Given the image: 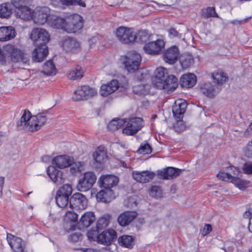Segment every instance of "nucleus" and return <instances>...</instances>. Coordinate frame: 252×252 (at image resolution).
Listing matches in <instances>:
<instances>
[{
  "mask_svg": "<svg viewBox=\"0 0 252 252\" xmlns=\"http://www.w3.org/2000/svg\"><path fill=\"white\" fill-rule=\"evenodd\" d=\"M153 85L168 93L173 92L178 86V79L173 75H168L167 70L163 67H158L152 79Z\"/></svg>",
  "mask_w": 252,
  "mask_h": 252,
  "instance_id": "1",
  "label": "nucleus"
},
{
  "mask_svg": "<svg viewBox=\"0 0 252 252\" xmlns=\"http://www.w3.org/2000/svg\"><path fill=\"white\" fill-rule=\"evenodd\" d=\"M47 120L46 115L44 113L32 116L29 111L25 110L17 123V127L19 129L34 132L39 130L45 124Z\"/></svg>",
  "mask_w": 252,
  "mask_h": 252,
  "instance_id": "2",
  "label": "nucleus"
},
{
  "mask_svg": "<svg viewBox=\"0 0 252 252\" xmlns=\"http://www.w3.org/2000/svg\"><path fill=\"white\" fill-rule=\"evenodd\" d=\"M10 62L26 63L27 59L21 50L13 45L7 44L0 49V63L5 64Z\"/></svg>",
  "mask_w": 252,
  "mask_h": 252,
  "instance_id": "3",
  "label": "nucleus"
},
{
  "mask_svg": "<svg viewBox=\"0 0 252 252\" xmlns=\"http://www.w3.org/2000/svg\"><path fill=\"white\" fill-rule=\"evenodd\" d=\"M119 61L126 70L132 73L139 69L142 61V57L139 53L132 51L121 56Z\"/></svg>",
  "mask_w": 252,
  "mask_h": 252,
  "instance_id": "4",
  "label": "nucleus"
},
{
  "mask_svg": "<svg viewBox=\"0 0 252 252\" xmlns=\"http://www.w3.org/2000/svg\"><path fill=\"white\" fill-rule=\"evenodd\" d=\"M83 18L79 14H73L65 18V31L69 33H75L83 27Z\"/></svg>",
  "mask_w": 252,
  "mask_h": 252,
  "instance_id": "5",
  "label": "nucleus"
},
{
  "mask_svg": "<svg viewBox=\"0 0 252 252\" xmlns=\"http://www.w3.org/2000/svg\"><path fill=\"white\" fill-rule=\"evenodd\" d=\"M97 94V90L88 85L79 86L74 91L72 98L74 101L87 100Z\"/></svg>",
  "mask_w": 252,
  "mask_h": 252,
  "instance_id": "6",
  "label": "nucleus"
},
{
  "mask_svg": "<svg viewBox=\"0 0 252 252\" xmlns=\"http://www.w3.org/2000/svg\"><path fill=\"white\" fill-rule=\"evenodd\" d=\"M115 35L117 39L123 44L133 43L136 39L135 32L131 28L120 27L116 30Z\"/></svg>",
  "mask_w": 252,
  "mask_h": 252,
  "instance_id": "7",
  "label": "nucleus"
},
{
  "mask_svg": "<svg viewBox=\"0 0 252 252\" xmlns=\"http://www.w3.org/2000/svg\"><path fill=\"white\" fill-rule=\"evenodd\" d=\"M96 180V176L93 171H87L84 173L77 184V189L80 191L86 192L90 189Z\"/></svg>",
  "mask_w": 252,
  "mask_h": 252,
  "instance_id": "8",
  "label": "nucleus"
},
{
  "mask_svg": "<svg viewBox=\"0 0 252 252\" xmlns=\"http://www.w3.org/2000/svg\"><path fill=\"white\" fill-rule=\"evenodd\" d=\"M72 192L71 185L64 184L56 192L55 199L57 204L61 208L65 207L68 203L69 197Z\"/></svg>",
  "mask_w": 252,
  "mask_h": 252,
  "instance_id": "9",
  "label": "nucleus"
},
{
  "mask_svg": "<svg viewBox=\"0 0 252 252\" xmlns=\"http://www.w3.org/2000/svg\"><path fill=\"white\" fill-rule=\"evenodd\" d=\"M139 73L141 74V77H138L139 81H137L136 84L133 87V92L134 94L139 95H145L150 92L151 86L148 84H143L141 82L145 80L149 76L147 71L145 69H141Z\"/></svg>",
  "mask_w": 252,
  "mask_h": 252,
  "instance_id": "10",
  "label": "nucleus"
},
{
  "mask_svg": "<svg viewBox=\"0 0 252 252\" xmlns=\"http://www.w3.org/2000/svg\"><path fill=\"white\" fill-rule=\"evenodd\" d=\"M165 47V41L162 38H158L145 43L143 49L146 53L150 55L160 54Z\"/></svg>",
  "mask_w": 252,
  "mask_h": 252,
  "instance_id": "11",
  "label": "nucleus"
},
{
  "mask_svg": "<svg viewBox=\"0 0 252 252\" xmlns=\"http://www.w3.org/2000/svg\"><path fill=\"white\" fill-rule=\"evenodd\" d=\"M126 127L123 130V133L127 135H133L136 133L144 126L143 120L139 117L130 118L126 120Z\"/></svg>",
  "mask_w": 252,
  "mask_h": 252,
  "instance_id": "12",
  "label": "nucleus"
},
{
  "mask_svg": "<svg viewBox=\"0 0 252 252\" xmlns=\"http://www.w3.org/2000/svg\"><path fill=\"white\" fill-rule=\"evenodd\" d=\"M50 15V10L48 7H37L33 10L32 20L35 24L43 25L47 23Z\"/></svg>",
  "mask_w": 252,
  "mask_h": 252,
  "instance_id": "13",
  "label": "nucleus"
},
{
  "mask_svg": "<svg viewBox=\"0 0 252 252\" xmlns=\"http://www.w3.org/2000/svg\"><path fill=\"white\" fill-rule=\"evenodd\" d=\"M70 208L75 210H84L88 205V199L83 194L74 193L69 200Z\"/></svg>",
  "mask_w": 252,
  "mask_h": 252,
  "instance_id": "14",
  "label": "nucleus"
},
{
  "mask_svg": "<svg viewBox=\"0 0 252 252\" xmlns=\"http://www.w3.org/2000/svg\"><path fill=\"white\" fill-rule=\"evenodd\" d=\"M6 239L13 252H24L26 245L20 237L7 233Z\"/></svg>",
  "mask_w": 252,
  "mask_h": 252,
  "instance_id": "15",
  "label": "nucleus"
},
{
  "mask_svg": "<svg viewBox=\"0 0 252 252\" xmlns=\"http://www.w3.org/2000/svg\"><path fill=\"white\" fill-rule=\"evenodd\" d=\"M62 47L66 52L77 53L81 50L80 42L73 38H64L62 41Z\"/></svg>",
  "mask_w": 252,
  "mask_h": 252,
  "instance_id": "16",
  "label": "nucleus"
},
{
  "mask_svg": "<svg viewBox=\"0 0 252 252\" xmlns=\"http://www.w3.org/2000/svg\"><path fill=\"white\" fill-rule=\"evenodd\" d=\"M74 161L73 157L67 155H59L52 159L54 166L63 169L69 167Z\"/></svg>",
  "mask_w": 252,
  "mask_h": 252,
  "instance_id": "17",
  "label": "nucleus"
},
{
  "mask_svg": "<svg viewBox=\"0 0 252 252\" xmlns=\"http://www.w3.org/2000/svg\"><path fill=\"white\" fill-rule=\"evenodd\" d=\"M47 174L52 182L56 185L63 184L65 180L63 171L54 166H49L46 170Z\"/></svg>",
  "mask_w": 252,
  "mask_h": 252,
  "instance_id": "18",
  "label": "nucleus"
},
{
  "mask_svg": "<svg viewBox=\"0 0 252 252\" xmlns=\"http://www.w3.org/2000/svg\"><path fill=\"white\" fill-rule=\"evenodd\" d=\"M118 182L119 178L118 177L111 174L102 175L98 180L99 186L106 189H111V188L116 186Z\"/></svg>",
  "mask_w": 252,
  "mask_h": 252,
  "instance_id": "19",
  "label": "nucleus"
},
{
  "mask_svg": "<svg viewBox=\"0 0 252 252\" xmlns=\"http://www.w3.org/2000/svg\"><path fill=\"white\" fill-rule=\"evenodd\" d=\"M120 83L116 79H113L106 84H102L99 90V94L103 97H107L116 91L120 87Z\"/></svg>",
  "mask_w": 252,
  "mask_h": 252,
  "instance_id": "20",
  "label": "nucleus"
},
{
  "mask_svg": "<svg viewBox=\"0 0 252 252\" xmlns=\"http://www.w3.org/2000/svg\"><path fill=\"white\" fill-rule=\"evenodd\" d=\"M94 161L97 164H103L108 159L107 150L103 145L98 146L92 154Z\"/></svg>",
  "mask_w": 252,
  "mask_h": 252,
  "instance_id": "21",
  "label": "nucleus"
},
{
  "mask_svg": "<svg viewBox=\"0 0 252 252\" xmlns=\"http://www.w3.org/2000/svg\"><path fill=\"white\" fill-rule=\"evenodd\" d=\"M179 51L176 46L167 48L164 52L163 58L164 62L168 64L174 63L179 57Z\"/></svg>",
  "mask_w": 252,
  "mask_h": 252,
  "instance_id": "22",
  "label": "nucleus"
},
{
  "mask_svg": "<svg viewBox=\"0 0 252 252\" xmlns=\"http://www.w3.org/2000/svg\"><path fill=\"white\" fill-rule=\"evenodd\" d=\"M187 107V102L184 99H179L175 102L172 107L173 114L177 121H180Z\"/></svg>",
  "mask_w": 252,
  "mask_h": 252,
  "instance_id": "23",
  "label": "nucleus"
},
{
  "mask_svg": "<svg viewBox=\"0 0 252 252\" xmlns=\"http://www.w3.org/2000/svg\"><path fill=\"white\" fill-rule=\"evenodd\" d=\"M133 179L139 183H146L154 179L155 176L154 172L150 171H134L132 172Z\"/></svg>",
  "mask_w": 252,
  "mask_h": 252,
  "instance_id": "24",
  "label": "nucleus"
},
{
  "mask_svg": "<svg viewBox=\"0 0 252 252\" xmlns=\"http://www.w3.org/2000/svg\"><path fill=\"white\" fill-rule=\"evenodd\" d=\"M32 53V58L35 62H40L44 60L48 54V49L46 45H37Z\"/></svg>",
  "mask_w": 252,
  "mask_h": 252,
  "instance_id": "25",
  "label": "nucleus"
},
{
  "mask_svg": "<svg viewBox=\"0 0 252 252\" xmlns=\"http://www.w3.org/2000/svg\"><path fill=\"white\" fill-rule=\"evenodd\" d=\"M200 90L205 96L213 97L219 93L220 89L218 87L213 85L211 82H207L202 83L200 86Z\"/></svg>",
  "mask_w": 252,
  "mask_h": 252,
  "instance_id": "26",
  "label": "nucleus"
},
{
  "mask_svg": "<svg viewBox=\"0 0 252 252\" xmlns=\"http://www.w3.org/2000/svg\"><path fill=\"white\" fill-rule=\"evenodd\" d=\"M137 216V213L135 211H125L121 213L118 218V222L122 226L128 225Z\"/></svg>",
  "mask_w": 252,
  "mask_h": 252,
  "instance_id": "27",
  "label": "nucleus"
},
{
  "mask_svg": "<svg viewBox=\"0 0 252 252\" xmlns=\"http://www.w3.org/2000/svg\"><path fill=\"white\" fill-rule=\"evenodd\" d=\"M50 27L65 31V19L55 15H50L47 23Z\"/></svg>",
  "mask_w": 252,
  "mask_h": 252,
  "instance_id": "28",
  "label": "nucleus"
},
{
  "mask_svg": "<svg viewBox=\"0 0 252 252\" xmlns=\"http://www.w3.org/2000/svg\"><path fill=\"white\" fill-rule=\"evenodd\" d=\"M181 172V170L172 167H168L166 169L159 171L158 176L159 178L163 179H170L178 176Z\"/></svg>",
  "mask_w": 252,
  "mask_h": 252,
  "instance_id": "29",
  "label": "nucleus"
},
{
  "mask_svg": "<svg viewBox=\"0 0 252 252\" xmlns=\"http://www.w3.org/2000/svg\"><path fill=\"white\" fill-rule=\"evenodd\" d=\"M96 198L98 201L107 203L110 202L115 198V195L112 189L101 190L96 194Z\"/></svg>",
  "mask_w": 252,
  "mask_h": 252,
  "instance_id": "30",
  "label": "nucleus"
},
{
  "mask_svg": "<svg viewBox=\"0 0 252 252\" xmlns=\"http://www.w3.org/2000/svg\"><path fill=\"white\" fill-rule=\"evenodd\" d=\"M196 83V77L193 73H187L183 75L181 78V85L185 88H191Z\"/></svg>",
  "mask_w": 252,
  "mask_h": 252,
  "instance_id": "31",
  "label": "nucleus"
},
{
  "mask_svg": "<svg viewBox=\"0 0 252 252\" xmlns=\"http://www.w3.org/2000/svg\"><path fill=\"white\" fill-rule=\"evenodd\" d=\"M15 36V31L12 27H0V41H5Z\"/></svg>",
  "mask_w": 252,
  "mask_h": 252,
  "instance_id": "32",
  "label": "nucleus"
},
{
  "mask_svg": "<svg viewBox=\"0 0 252 252\" xmlns=\"http://www.w3.org/2000/svg\"><path fill=\"white\" fill-rule=\"evenodd\" d=\"M95 216L93 212H85L81 217L79 225L83 228L90 226L95 220Z\"/></svg>",
  "mask_w": 252,
  "mask_h": 252,
  "instance_id": "33",
  "label": "nucleus"
},
{
  "mask_svg": "<svg viewBox=\"0 0 252 252\" xmlns=\"http://www.w3.org/2000/svg\"><path fill=\"white\" fill-rule=\"evenodd\" d=\"M33 10L26 6L15 10V15L25 21H29L32 19Z\"/></svg>",
  "mask_w": 252,
  "mask_h": 252,
  "instance_id": "34",
  "label": "nucleus"
},
{
  "mask_svg": "<svg viewBox=\"0 0 252 252\" xmlns=\"http://www.w3.org/2000/svg\"><path fill=\"white\" fill-rule=\"evenodd\" d=\"M84 70L80 65L72 66L67 73V77L70 80H77L81 79L84 76Z\"/></svg>",
  "mask_w": 252,
  "mask_h": 252,
  "instance_id": "35",
  "label": "nucleus"
},
{
  "mask_svg": "<svg viewBox=\"0 0 252 252\" xmlns=\"http://www.w3.org/2000/svg\"><path fill=\"white\" fill-rule=\"evenodd\" d=\"M180 63L183 69H187L194 63V59L192 55L189 53L182 54L179 59Z\"/></svg>",
  "mask_w": 252,
  "mask_h": 252,
  "instance_id": "36",
  "label": "nucleus"
},
{
  "mask_svg": "<svg viewBox=\"0 0 252 252\" xmlns=\"http://www.w3.org/2000/svg\"><path fill=\"white\" fill-rule=\"evenodd\" d=\"M69 171L71 175L76 176L80 174L85 169V163L83 161H73L69 166Z\"/></svg>",
  "mask_w": 252,
  "mask_h": 252,
  "instance_id": "37",
  "label": "nucleus"
},
{
  "mask_svg": "<svg viewBox=\"0 0 252 252\" xmlns=\"http://www.w3.org/2000/svg\"><path fill=\"white\" fill-rule=\"evenodd\" d=\"M57 70L52 60L46 62L43 66L42 72L47 76H53L57 73Z\"/></svg>",
  "mask_w": 252,
  "mask_h": 252,
  "instance_id": "38",
  "label": "nucleus"
},
{
  "mask_svg": "<svg viewBox=\"0 0 252 252\" xmlns=\"http://www.w3.org/2000/svg\"><path fill=\"white\" fill-rule=\"evenodd\" d=\"M126 123V119L115 118L111 121L107 125L108 129L111 131H114L121 128Z\"/></svg>",
  "mask_w": 252,
  "mask_h": 252,
  "instance_id": "39",
  "label": "nucleus"
},
{
  "mask_svg": "<svg viewBox=\"0 0 252 252\" xmlns=\"http://www.w3.org/2000/svg\"><path fill=\"white\" fill-rule=\"evenodd\" d=\"M42 33L46 34V30L41 28H34L32 30L30 38L35 45H38L39 39Z\"/></svg>",
  "mask_w": 252,
  "mask_h": 252,
  "instance_id": "40",
  "label": "nucleus"
},
{
  "mask_svg": "<svg viewBox=\"0 0 252 252\" xmlns=\"http://www.w3.org/2000/svg\"><path fill=\"white\" fill-rule=\"evenodd\" d=\"M134 238L130 235H123L118 239L119 244L122 247L130 248L133 244Z\"/></svg>",
  "mask_w": 252,
  "mask_h": 252,
  "instance_id": "41",
  "label": "nucleus"
},
{
  "mask_svg": "<svg viewBox=\"0 0 252 252\" xmlns=\"http://www.w3.org/2000/svg\"><path fill=\"white\" fill-rule=\"evenodd\" d=\"M110 218V216L108 214L104 215L100 217L97 221V229L100 230L106 228L109 223Z\"/></svg>",
  "mask_w": 252,
  "mask_h": 252,
  "instance_id": "42",
  "label": "nucleus"
},
{
  "mask_svg": "<svg viewBox=\"0 0 252 252\" xmlns=\"http://www.w3.org/2000/svg\"><path fill=\"white\" fill-rule=\"evenodd\" d=\"M105 239L103 240L102 244L108 245L116 238V232L112 229L104 231Z\"/></svg>",
  "mask_w": 252,
  "mask_h": 252,
  "instance_id": "43",
  "label": "nucleus"
},
{
  "mask_svg": "<svg viewBox=\"0 0 252 252\" xmlns=\"http://www.w3.org/2000/svg\"><path fill=\"white\" fill-rule=\"evenodd\" d=\"M232 183L239 189L243 190L249 186L250 182L248 181L241 179L238 177H234L232 179Z\"/></svg>",
  "mask_w": 252,
  "mask_h": 252,
  "instance_id": "44",
  "label": "nucleus"
},
{
  "mask_svg": "<svg viewBox=\"0 0 252 252\" xmlns=\"http://www.w3.org/2000/svg\"><path fill=\"white\" fill-rule=\"evenodd\" d=\"M213 79L218 84H222L224 83L227 77L226 74L221 70H218L212 74Z\"/></svg>",
  "mask_w": 252,
  "mask_h": 252,
  "instance_id": "45",
  "label": "nucleus"
},
{
  "mask_svg": "<svg viewBox=\"0 0 252 252\" xmlns=\"http://www.w3.org/2000/svg\"><path fill=\"white\" fill-rule=\"evenodd\" d=\"M135 41L140 42H146L150 40L151 35L146 30H141L135 33Z\"/></svg>",
  "mask_w": 252,
  "mask_h": 252,
  "instance_id": "46",
  "label": "nucleus"
},
{
  "mask_svg": "<svg viewBox=\"0 0 252 252\" xmlns=\"http://www.w3.org/2000/svg\"><path fill=\"white\" fill-rule=\"evenodd\" d=\"M11 13V10L9 3H5L0 5V17H8Z\"/></svg>",
  "mask_w": 252,
  "mask_h": 252,
  "instance_id": "47",
  "label": "nucleus"
},
{
  "mask_svg": "<svg viewBox=\"0 0 252 252\" xmlns=\"http://www.w3.org/2000/svg\"><path fill=\"white\" fill-rule=\"evenodd\" d=\"M202 15L205 18L219 17L213 7H208L202 10Z\"/></svg>",
  "mask_w": 252,
  "mask_h": 252,
  "instance_id": "48",
  "label": "nucleus"
},
{
  "mask_svg": "<svg viewBox=\"0 0 252 252\" xmlns=\"http://www.w3.org/2000/svg\"><path fill=\"white\" fill-rule=\"evenodd\" d=\"M217 177L222 181H230L232 183V179L234 178V176H232L230 173H229L228 171L225 172L221 171L217 174Z\"/></svg>",
  "mask_w": 252,
  "mask_h": 252,
  "instance_id": "49",
  "label": "nucleus"
},
{
  "mask_svg": "<svg viewBox=\"0 0 252 252\" xmlns=\"http://www.w3.org/2000/svg\"><path fill=\"white\" fill-rule=\"evenodd\" d=\"M78 215L73 211H67L64 216V220L68 222H76L78 220Z\"/></svg>",
  "mask_w": 252,
  "mask_h": 252,
  "instance_id": "50",
  "label": "nucleus"
},
{
  "mask_svg": "<svg viewBox=\"0 0 252 252\" xmlns=\"http://www.w3.org/2000/svg\"><path fill=\"white\" fill-rule=\"evenodd\" d=\"M162 191L158 186H153L150 190V195L153 197L158 198L161 196Z\"/></svg>",
  "mask_w": 252,
  "mask_h": 252,
  "instance_id": "51",
  "label": "nucleus"
},
{
  "mask_svg": "<svg viewBox=\"0 0 252 252\" xmlns=\"http://www.w3.org/2000/svg\"><path fill=\"white\" fill-rule=\"evenodd\" d=\"M137 152L143 155L149 154L152 152V148L148 144H144L140 146Z\"/></svg>",
  "mask_w": 252,
  "mask_h": 252,
  "instance_id": "52",
  "label": "nucleus"
},
{
  "mask_svg": "<svg viewBox=\"0 0 252 252\" xmlns=\"http://www.w3.org/2000/svg\"><path fill=\"white\" fill-rule=\"evenodd\" d=\"M11 3L15 7L16 10L24 6L29 3L30 0H11Z\"/></svg>",
  "mask_w": 252,
  "mask_h": 252,
  "instance_id": "53",
  "label": "nucleus"
},
{
  "mask_svg": "<svg viewBox=\"0 0 252 252\" xmlns=\"http://www.w3.org/2000/svg\"><path fill=\"white\" fill-rule=\"evenodd\" d=\"M63 5H72L73 3V0H52L51 3L55 6H59V2Z\"/></svg>",
  "mask_w": 252,
  "mask_h": 252,
  "instance_id": "54",
  "label": "nucleus"
},
{
  "mask_svg": "<svg viewBox=\"0 0 252 252\" xmlns=\"http://www.w3.org/2000/svg\"><path fill=\"white\" fill-rule=\"evenodd\" d=\"M50 40V35L48 32L46 31V34H41L39 39L38 45H42L46 44L49 42Z\"/></svg>",
  "mask_w": 252,
  "mask_h": 252,
  "instance_id": "55",
  "label": "nucleus"
},
{
  "mask_svg": "<svg viewBox=\"0 0 252 252\" xmlns=\"http://www.w3.org/2000/svg\"><path fill=\"white\" fill-rule=\"evenodd\" d=\"M98 229L94 230L92 229L89 230L87 233V236L88 239L91 241H94L97 239V237L99 233Z\"/></svg>",
  "mask_w": 252,
  "mask_h": 252,
  "instance_id": "56",
  "label": "nucleus"
},
{
  "mask_svg": "<svg viewBox=\"0 0 252 252\" xmlns=\"http://www.w3.org/2000/svg\"><path fill=\"white\" fill-rule=\"evenodd\" d=\"M82 239V235L79 232H75L71 234L68 237L70 242H77Z\"/></svg>",
  "mask_w": 252,
  "mask_h": 252,
  "instance_id": "57",
  "label": "nucleus"
},
{
  "mask_svg": "<svg viewBox=\"0 0 252 252\" xmlns=\"http://www.w3.org/2000/svg\"><path fill=\"white\" fill-rule=\"evenodd\" d=\"M244 153L245 156L248 158H252V139L247 144Z\"/></svg>",
  "mask_w": 252,
  "mask_h": 252,
  "instance_id": "58",
  "label": "nucleus"
},
{
  "mask_svg": "<svg viewBox=\"0 0 252 252\" xmlns=\"http://www.w3.org/2000/svg\"><path fill=\"white\" fill-rule=\"evenodd\" d=\"M244 172L247 174H252V162H246L243 166Z\"/></svg>",
  "mask_w": 252,
  "mask_h": 252,
  "instance_id": "59",
  "label": "nucleus"
},
{
  "mask_svg": "<svg viewBox=\"0 0 252 252\" xmlns=\"http://www.w3.org/2000/svg\"><path fill=\"white\" fill-rule=\"evenodd\" d=\"M244 217L246 218H249V231L252 233V215L250 210L246 211L244 214Z\"/></svg>",
  "mask_w": 252,
  "mask_h": 252,
  "instance_id": "60",
  "label": "nucleus"
},
{
  "mask_svg": "<svg viewBox=\"0 0 252 252\" xmlns=\"http://www.w3.org/2000/svg\"><path fill=\"white\" fill-rule=\"evenodd\" d=\"M212 231V226L209 224H205L203 228L200 229V233L202 236H206Z\"/></svg>",
  "mask_w": 252,
  "mask_h": 252,
  "instance_id": "61",
  "label": "nucleus"
},
{
  "mask_svg": "<svg viewBox=\"0 0 252 252\" xmlns=\"http://www.w3.org/2000/svg\"><path fill=\"white\" fill-rule=\"evenodd\" d=\"M229 173H230L232 176L237 177L236 176L238 175L240 173V170L237 167L235 166H230L227 169Z\"/></svg>",
  "mask_w": 252,
  "mask_h": 252,
  "instance_id": "62",
  "label": "nucleus"
},
{
  "mask_svg": "<svg viewBox=\"0 0 252 252\" xmlns=\"http://www.w3.org/2000/svg\"><path fill=\"white\" fill-rule=\"evenodd\" d=\"M168 33L169 36L171 38L178 37L179 35L178 32L174 28L169 29L168 31Z\"/></svg>",
  "mask_w": 252,
  "mask_h": 252,
  "instance_id": "63",
  "label": "nucleus"
},
{
  "mask_svg": "<svg viewBox=\"0 0 252 252\" xmlns=\"http://www.w3.org/2000/svg\"><path fill=\"white\" fill-rule=\"evenodd\" d=\"M75 250H80L82 252H97L96 250L93 248H81L75 249Z\"/></svg>",
  "mask_w": 252,
  "mask_h": 252,
  "instance_id": "64",
  "label": "nucleus"
}]
</instances>
